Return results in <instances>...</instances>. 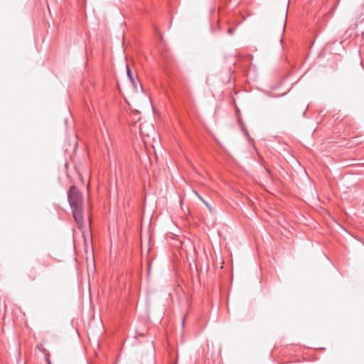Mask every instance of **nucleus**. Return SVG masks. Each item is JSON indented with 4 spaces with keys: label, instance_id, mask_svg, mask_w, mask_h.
Segmentation results:
<instances>
[{
    "label": "nucleus",
    "instance_id": "obj_1",
    "mask_svg": "<svg viewBox=\"0 0 364 364\" xmlns=\"http://www.w3.org/2000/svg\"><path fill=\"white\" fill-rule=\"evenodd\" d=\"M68 198L71 207L73 218L80 228L82 225V198L75 186H72L68 193Z\"/></svg>",
    "mask_w": 364,
    "mask_h": 364
},
{
    "label": "nucleus",
    "instance_id": "obj_2",
    "mask_svg": "<svg viewBox=\"0 0 364 364\" xmlns=\"http://www.w3.org/2000/svg\"><path fill=\"white\" fill-rule=\"evenodd\" d=\"M127 76L129 77L131 82L132 83L133 86L134 87H136V80L134 77V75L132 74L131 69L129 68L128 65H127Z\"/></svg>",
    "mask_w": 364,
    "mask_h": 364
},
{
    "label": "nucleus",
    "instance_id": "obj_3",
    "mask_svg": "<svg viewBox=\"0 0 364 364\" xmlns=\"http://www.w3.org/2000/svg\"><path fill=\"white\" fill-rule=\"evenodd\" d=\"M198 198L206 205V207L209 209L210 212H212V208L210 205L206 202L199 194L196 193Z\"/></svg>",
    "mask_w": 364,
    "mask_h": 364
},
{
    "label": "nucleus",
    "instance_id": "obj_4",
    "mask_svg": "<svg viewBox=\"0 0 364 364\" xmlns=\"http://www.w3.org/2000/svg\"><path fill=\"white\" fill-rule=\"evenodd\" d=\"M233 32H234V28H228V34L232 35L233 33Z\"/></svg>",
    "mask_w": 364,
    "mask_h": 364
},
{
    "label": "nucleus",
    "instance_id": "obj_5",
    "mask_svg": "<svg viewBox=\"0 0 364 364\" xmlns=\"http://www.w3.org/2000/svg\"><path fill=\"white\" fill-rule=\"evenodd\" d=\"M184 323H185V319L183 318L182 321V324L184 325Z\"/></svg>",
    "mask_w": 364,
    "mask_h": 364
}]
</instances>
